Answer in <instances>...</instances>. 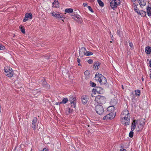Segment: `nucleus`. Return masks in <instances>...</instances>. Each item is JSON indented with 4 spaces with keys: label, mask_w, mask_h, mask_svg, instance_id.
I'll return each mask as SVG.
<instances>
[{
    "label": "nucleus",
    "mask_w": 151,
    "mask_h": 151,
    "mask_svg": "<svg viewBox=\"0 0 151 151\" xmlns=\"http://www.w3.org/2000/svg\"><path fill=\"white\" fill-rule=\"evenodd\" d=\"M130 115L127 109L123 111L121 114V119L122 122H124L126 126L129 125L130 122Z\"/></svg>",
    "instance_id": "nucleus-1"
},
{
    "label": "nucleus",
    "mask_w": 151,
    "mask_h": 151,
    "mask_svg": "<svg viewBox=\"0 0 151 151\" xmlns=\"http://www.w3.org/2000/svg\"><path fill=\"white\" fill-rule=\"evenodd\" d=\"M95 79L96 81L99 82L102 85L105 84L107 82L106 79L101 74L98 73L95 75Z\"/></svg>",
    "instance_id": "nucleus-2"
},
{
    "label": "nucleus",
    "mask_w": 151,
    "mask_h": 151,
    "mask_svg": "<svg viewBox=\"0 0 151 151\" xmlns=\"http://www.w3.org/2000/svg\"><path fill=\"white\" fill-rule=\"evenodd\" d=\"M95 101L99 104H103L106 102V99L104 96L98 95L96 97Z\"/></svg>",
    "instance_id": "nucleus-3"
},
{
    "label": "nucleus",
    "mask_w": 151,
    "mask_h": 151,
    "mask_svg": "<svg viewBox=\"0 0 151 151\" xmlns=\"http://www.w3.org/2000/svg\"><path fill=\"white\" fill-rule=\"evenodd\" d=\"M96 112L98 114L101 115L103 114L104 112V109L101 105H97L95 107Z\"/></svg>",
    "instance_id": "nucleus-4"
},
{
    "label": "nucleus",
    "mask_w": 151,
    "mask_h": 151,
    "mask_svg": "<svg viewBox=\"0 0 151 151\" xmlns=\"http://www.w3.org/2000/svg\"><path fill=\"white\" fill-rule=\"evenodd\" d=\"M5 74L8 77H12L13 76V70L11 68H9L8 69L4 68Z\"/></svg>",
    "instance_id": "nucleus-5"
},
{
    "label": "nucleus",
    "mask_w": 151,
    "mask_h": 151,
    "mask_svg": "<svg viewBox=\"0 0 151 151\" xmlns=\"http://www.w3.org/2000/svg\"><path fill=\"white\" fill-rule=\"evenodd\" d=\"M120 2L119 0H112L110 2V6L112 9H114L120 4Z\"/></svg>",
    "instance_id": "nucleus-6"
},
{
    "label": "nucleus",
    "mask_w": 151,
    "mask_h": 151,
    "mask_svg": "<svg viewBox=\"0 0 151 151\" xmlns=\"http://www.w3.org/2000/svg\"><path fill=\"white\" fill-rule=\"evenodd\" d=\"M115 116V113L113 112H111L103 117V120L107 119H111L114 118Z\"/></svg>",
    "instance_id": "nucleus-7"
},
{
    "label": "nucleus",
    "mask_w": 151,
    "mask_h": 151,
    "mask_svg": "<svg viewBox=\"0 0 151 151\" xmlns=\"http://www.w3.org/2000/svg\"><path fill=\"white\" fill-rule=\"evenodd\" d=\"M69 100L70 101V104L72 107H76V98L75 96L71 95L70 96Z\"/></svg>",
    "instance_id": "nucleus-8"
},
{
    "label": "nucleus",
    "mask_w": 151,
    "mask_h": 151,
    "mask_svg": "<svg viewBox=\"0 0 151 151\" xmlns=\"http://www.w3.org/2000/svg\"><path fill=\"white\" fill-rule=\"evenodd\" d=\"M51 14L52 16H54L57 19H59L62 18L63 21H64L63 19H65V17H64L62 15L59 14L58 12H52L51 13Z\"/></svg>",
    "instance_id": "nucleus-9"
},
{
    "label": "nucleus",
    "mask_w": 151,
    "mask_h": 151,
    "mask_svg": "<svg viewBox=\"0 0 151 151\" xmlns=\"http://www.w3.org/2000/svg\"><path fill=\"white\" fill-rule=\"evenodd\" d=\"M37 121V118L36 117L34 118L32 123V127L33 128L34 130H35L36 129V123Z\"/></svg>",
    "instance_id": "nucleus-10"
},
{
    "label": "nucleus",
    "mask_w": 151,
    "mask_h": 151,
    "mask_svg": "<svg viewBox=\"0 0 151 151\" xmlns=\"http://www.w3.org/2000/svg\"><path fill=\"white\" fill-rule=\"evenodd\" d=\"M138 124V120H134L132 124V126L131 127V129L132 131H133L135 128L136 124Z\"/></svg>",
    "instance_id": "nucleus-11"
},
{
    "label": "nucleus",
    "mask_w": 151,
    "mask_h": 151,
    "mask_svg": "<svg viewBox=\"0 0 151 151\" xmlns=\"http://www.w3.org/2000/svg\"><path fill=\"white\" fill-rule=\"evenodd\" d=\"M138 2L140 6L142 7L146 5L147 1L146 0H139Z\"/></svg>",
    "instance_id": "nucleus-12"
},
{
    "label": "nucleus",
    "mask_w": 151,
    "mask_h": 151,
    "mask_svg": "<svg viewBox=\"0 0 151 151\" xmlns=\"http://www.w3.org/2000/svg\"><path fill=\"white\" fill-rule=\"evenodd\" d=\"M82 103L83 104H86L87 102L88 99L87 96H83L82 98Z\"/></svg>",
    "instance_id": "nucleus-13"
},
{
    "label": "nucleus",
    "mask_w": 151,
    "mask_h": 151,
    "mask_svg": "<svg viewBox=\"0 0 151 151\" xmlns=\"http://www.w3.org/2000/svg\"><path fill=\"white\" fill-rule=\"evenodd\" d=\"M42 81H43V82L42 83V84L43 86L45 87L47 89H49L50 88V86L47 83L45 79L44 78H43L42 79Z\"/></svg>",
    "instance_id": "nucleus-14"
},
{
    "label": "nucleus",
    "mask_w": 151,
    "mask_h": 151,
    "mask_svg": "<svg viewBox=\"0 0 151 151\" xmlns=\"http://www.w3.org/2000/svg\"><path fill=\"white\" fill-rule=\"evenodd\" d=\"M139 122V124L140 125L143 126L144 125L145 122V119L144 118H141L139 120H138Z\"/></svg>",
    "instance_id": "nucleus-15"
},
{
    "label": "nucleus",
    "mask_w": 151,
    "mask_h": 151,
    "mask_svg": "<svg viewBox=\"0 0 151 151\" xmlns=\"http://www.w3.org/2000/svg\"><path fill=\"white\" fill-rule=\"evenodd\" d=\"M145 52L146 53L150 54L151 52V48L149 46L145 48Z\"/></svg>",
    "instance_id": "nucleus-16"
},
{
    "label": "nucleus",
    "mask_w": 151,
    "mask_h": 151,
    "mask_svg": "<svg viewBox=\"0 0 151 151\" xmlns=\"http://www.w3.org/2000/svg\"><path fill=\"white\" fill-rule=\"evenodd\" d=\"M53 6L54 7H58L59 6V2L57 0H55L52 3Z\"/></svg>",
    "instance_id": "nucleus-17"
},
{
    "label": "nucleus",
    "mask_w": 151,
    "mask_h": 151,
    "mask_svg": "<svg viewBox=\"0 0 151 151\" xmlns=\"http://www.w3.org/2000/svg\"><path fill=\"white\" fill-rule=\"evenodd\" d=\"M73 19H74L75 20L77 21L79 23H82V21L81 19L78 16H76L75 18H73Z\"/></svg>",
    "instance_id": "nucleus-18"
},
{
    "label": "nucleus",
    "mask_w": 151,
    "mask_h": 151,
    "mask_svg": "<svg viewBox=\"0 0 151 151\" xmlns=\"http://www.w3.org/2000/svg\"><path fill=\"white\" fill-rule=\"evenodd\" d=\"M147 13L149 16H150L151 15V8L148 6L147 8Z\"/></svg>",
    "instance_id": "nucleus-19"
},
{
    "label": "nucleus",
    "mask_w": 151,
    "mask_h": 151,
    "mask_svg": "<svg viewBox=\"0 0 151 151\" xmlns=\"http://www.w3.org/2000/svg\"><path fill=\"white\" fill-rule=\"evenodd\" d=\"M139 14L142 17H144L146 16V12L143 10L139 11Z\"/></svg>",
    "instance_id": "nucleus-20"
},
{
    "label": "nucleus",
    "mask_w": 151,
    "mask_h": 151,
    "mask_svg": "<svg viewBox=\"0 0 151 151\" xmlns=\"http://www.w3.org/2000/svg\"><path fill=\"white\" fill-rule=\"evenodd\" d=\"M25 16L28 19L29 18L30 19H31L32 18V14L31 13H27L25 14Z\"/></svg>",
    "instance_id": "nucleus-21"
},
{
    "label": "nucleus",
    "mask_w": 151,
    "mask_h": 151,
    "mask_svg": "<svg viewBox=\"0 0 151 151\" xmlns=\"http://www.w3.org/2000/svg\"><path fill=\"white\" fill-rule=\"evenodd\" d=\"M115 109V107L113 106H109L107 108V110L109 111H114Z\"/></svg>",
    "instance_id": "nucleus-22"
},
{
    "label": "nucleus",
    "mask_w": 151,
    "mask_h": 151,
    "mask_svg": "<svg viewBox=\"0 0 151 151\" xmlns=\"http://www.w3.org/2000/svg\"><path fill=\"white\" fill-rule=\"evenodd\" d=\"M84 75L86 76V78L87 79L90 76V73L88 70L84 72Z\"/></svg>",
    "instance_id": "nucleus-23"
},
{
    "label": "nucleus",
    "mask_w": 151,
    "mask_h": 151,
    "mask_svg": "<svg viewBox=\"0 0 151 151\" xmlns=\"http://www.w3.org/2000/svg\"><path fill=\"white\" fill-rule=\"evenodd\" d=\"M68 99L67 98H64L62 101L59 102V104H66L68 101Z\"/></svg>",
    "instance_id": "nucleus-24"
},
{
    "label": "nucleus",
    "mask_w": 151,
    "mask_h": 151,
    "mask_svg": "<svg viewBox=\"0 0 151 151\" xmlns=\"http://www.w3.org/2000/svg\"><path fill=\"white\" fill-rule=\"evenodd\" d=\"M73 9L71 8L66 9L65 10V12L66 13H70L73 12Z\"/></svg>",
    "instance_id": "nucleus-25"
},
{
    "label": "nucleus",
    "mask_w": 151,
    "mask_h": 151,
    "mask_svg": "<svg viewBox=\"0 0 151 151\" xmlns=\"http://www.w3.org/2000/svg\"><path fill=\"white\" fill-rule=\"evenodd\" d=\"M111 104L113 105L116 104L117 103V99L116 98L115 99H112L111 101Z\"/></svg>",
    "instance_id": "nucleus-26"
},
{
    "label": "nucleus",
    "mask_w": 151,
    "mask_h": 151,
    "mask_svg": "<svg viewBox=\"0 0 151 151\" xmlns=\"http://www.w3.org/2000/svg\"><path fill=\"white\" fill-rule=\"evenodd\" d=\"M72 111V110L71 109H70V108H68L66 109V114L67 115H68L69 114L70 112H71Z\"/></svg>",
    "instance_id": "nucleus-27"
},
{
    "label": "nucleus",
    "mask_w": 151,
    "mask_h": 151,
    "mask_svg": "<svg viewBox=\"0 0 151 151\" xmlns=\"http://www.w3.org/2000/svg\"><path fill=\"white\" fill-rule=\"evenodd\" d=\"M99 62H97L95 63L94 65V66L95 69H98L99 68Z\"/></svg>",
    "instance_id": "nucleus-28"
},
{
    "label": "nucleus",
    "mask_w": 151,
    "mask_h": 151,
    "mask_svg": "<svg viewBox=\"0 0 151 151\" xmlns=\"http://www.w3.org/2000/svg\"><path fill=\"white\" fill-rule=\"evenodd\" d=\"M19 28L21 31L24 34H25V29L22 26L20 25L19 26Z\"/></svg>",
    "instance_id": "nucleus-29"
},
{
    "label": "nucleus",
    "mask_w": 151,
    "mask_h": 151,
    "mask_svg": "<svg viewBox=\"0 0 151 151\" xmlns=\"http://www.w3.org/2000/svg\"><path fill=\"white\" fill-rule=\"evenodd\" d=\"M135 95L139 96L140 95V91L139 90H136L135 91Z\"/></svg>",
    "instance_id": "nucleus-30"
},
{
    "label": "nucleus",
    "mask_w": 151,
    "mask_h": 151,
    "mask_svg": "<svg viewBox=\"0 0 151 151\" xmlns=\"http://www.w3.org/2000/svg\"><path fill=\"white\" fill-rule=\"evenodd\" d=\"M93 54V53L91 52L86 51L85 53V55L88 56L92 55Z\"/></svg>",
    "instance_id": "nucleus-31"
},
{
    "label": "nucleus",
    "mask_w": 151,
    "mask_h": 151,
    "mask_svg": "<svg viewBox=\"0 0 151 151\" xmlns=\"http://www.w3.org/2000/svg\"><path fill=\"white\" fill-rule=\"evenodd\" d=\"M98 2L100 6L102 7L104 6V3L101 0H98Z\"/></svg>",
    "instance_id": "nucleus-32"
},
{
    "label": "nucleus",
    "mask_w": 151,
    "mask_h": 151,
    "mask_svg": "<svg viewBox=\"0 0 151 151\" xmlns=\"http://www.w3.org/2000/svg\"><path fill=\"white\" fill-rule=\"evenodd\" d=\"M80 52H83L84 53H85L86 51V49L84 47H82L79 50Z\"/></svg>",
    "instance_id": "nucleus-33"
},
{
    "label": "nucleus",
    "mask_w": 151,
    "mask_h": 151,
    "mask_svg": "<svg viewBox=\"0 0 151 151\" xmlns=\"http://www.w3.org/2000/svg\"><path fill=\"white\" fill-rule=\"evenodd\" d=\"M134 9L136 12L139 14V10L137 9V6L135 5L134 6Z\"/></svg>",
    "instance_id": "nucleus-34"
},
{
    "label": "nucleus",
    "mask_w": 151,
    "mask_h": 151,
    "mask_svg": "<svg viewBox=\"0 0 151 151\" xmlns=\"http://www.w3.org/2000/svg\"><path fill=\"white\" fill-rule=\"evenodd\" d=\"M79 57L80 58H81V57H82L84 56V55H85L84 53L81 52H80V50H79Z\"/></svg>",
    "instance_id": "nucleus-35"
},
{
    "label": "nucleus",
    "mask_w": 151,
    "mask_h": 151,
    "mask_svg": "<svg viewBox=\"0 0 151 151\" xmlns=\"http://www.w3.org/2000/svg\"><path fill=\"white\" fill-rule=\"evenodd\" d=\"M5 49V47L4 46L0 44V50H3Z\"/></svg>",
    "instance_id": "nucleus-36"
},
{
    "label": "nucleus",
    "mask_w": 151,
    "mask_h": 151,
    "mask_svg": "<svg viewBox=\"0 0 151 151\" xmlns=\"http://www.w3.org/2000/svg\"><path fill=\"white\" fill-rule=\"evenodd\" d=\"M134 132L132 131H131L129 133V137H133V136Z\"/></svg>",
    "instance_id": "nucleus-37"
},
{
    "label": "nucleus",
    "mask_w": 151,
    "mask_h": 151,
    "mask_svg": "<svg viewBox=\"0 0 151 151\" xmlns=\"http://www.w3.org/2000/svg\"><path fill=\"white\" fill-rule=\"evenodd\" d=\"M90 85L91 86L94 87L95 86H96V84L93 82H90Z\"/></svg>",
    "instance_id": "nucleus-38"
},
{
    "label": "nucleus",
    "mask_w": 151,
    "mask_h": 151,
    "mask_svg": "<svg viewBox=\"0 0 151 151\" xmlns=\"http://www.w3.org/2000/svg\"><path fill=\"white\" fill-rule=\"evenodd\" d=\"M129 46L130 47L132 48V49L133 48V44L132 42H129Z\"/></svg>",
    "instance_id": "nucleus-39"
},
{
    "label": "nucleus",
    "mask_w": 151,
    "mask_h": 151,
    "mask_svg": "<svg viewBox=\"0 0 151 151\" xmlns=\"http://www.w3.org/2000/svg\"><path fill=\"white\" fill-rule=\"evenodd\" d=\"M88 9L91 12H93V10L91 8V7L90 6H88Z\"/></svg>",
    "instance_id": "nucleus-40"
},
{
    "label": "nucleus",
    "mask_w": 151,
    "mask_h": 151,
    "mask_svg": "<svg viewBox=\"0 0 151 151\" xmlns=\"http://www.w3.org/2000/svg\"><path fill=\"white\" fill-rule=\"evenodd\" d=\"M88 62L89 64H91L93 63V61L92 60L89 59L88 60Z\"/></svg>",
    "instance_id": "nucleus-41"
},
{
    "label": "nucleus",
    "mask_w": 151,
    "mask_h": 151,
    "mask_svg": "<svg viewBox=\"0 0 151 151\" xmlns=\"http://www.w3.org/2000/svg\"><path fill=\"white\" fill-rule=\"evenodd\" d=\"M28 20V19L27 18H26L25 16L24 19L23 20V22H25L26 21H27Z\"/></svg>",
    "instance_id": "nucleus-42"
},
{
    "label": "nucleus",
    "mask_w": 151,
    "mask_h": 151,
    "mask_svg": "<svg viewBox=\"0 0 151 151\" xmlns=\"http://www.w3.org/2000/svg\"><path fill=\"white\" fill-rule=\"evenodd\" d=\"M79 57H78V58H77V62L78 63H80L81 62L80 59L79 58Z\"/></svg>",
    "instance_id": "nucleus-43"
},
{
    "label": "nucleus",
    "mask_w": 151,
    "mask_h": 151,
    "mask_svg": "<svg viewBox=\"0 0 151 151\" xmlns=\"http://www.w3.org/2000/svg\"><path fill=\"white\" fill-rule=\"evenodd\" d=\"M117 34L119 36H120V32L119 30L117 31Z\"/></svg>",
    "instance_id": "nucleus-44"
},
{
    "label": "nucleus",
    "mask_w": 151,
    "mask_h": 151,
    "mask_svg": "<svg viewBox=\"0 0 151 151\" xmlns=\"http://www.w3.org/2000/svg\"><path fill=\"white\" fill-rule=\"evenodd\" d=\"M149 66L151 67V60H150L149 63Z\"/></svg>",
    "instance_id": "nucleus-45"
},
{
    "label": "nucleus",
    "mask_w": 151,
    "mask_h": 151,
    "mask_svg": "<svg viewBox=\"0 0 151 151\" xmlns=\"http://www.w3.org/2000/svg\"><path fill=\"white\" fill-rule=\"evenodd\" d=\"M120 151H126V150L125 149H122L120 150Z\"/></svg>",
    "instance_id": "nucleus-46"
},
{
    "label": "nucleus",
    "mask_w": 151,
    "mask_h": 151,
    "mask_svg": "<svg viewBox=\"0 0 151 151\" xmlns=\"http://www.w3.org/2000/svg\"><path fill=\"white\" fill-rule=\"evenodd\" d=\"M83 5L84 6H87V4L86 3H84L83 4Z\"/></svg>",
    "instance_id": "nucleus-47"
},
{
    "label": "nucleus",
    "mask_w": 151,
    "mask_h": 151,
    "mask_svg": "<svg viewBox=\"0 0 151 151\" xmlns=\"http://www.w3.org/2000/svg\"><path fill=\"white\" fill-rule=\"evenodd\" d=\"M43 151H47V150L45 148L43 149Z\"/></svg>",
    "instance_id": "nucleus-48"
},
{
    "label": "nucleus",
    "mask_w": 151,
    "mask_h": 151,
    "mask_svg": "<svg viewBox=\"0 0 151 151\" xmlns=\"http://www.w3.org/2000/svg\"><path fill=\"white\" fill-rule=\"evenodd\" d=\"M132 1H135L136 0H131Z\"/></svg>",
    "instance_id": "nucleus-49"
},
{
    "label": "nucleus",
    "mask_w": 151,
    "mask_h": 151,
    "mask_svg": "<svg viewBox=\"0 0 151 151\" xmlns=\"http://www.w3.org/2000/svg\"><path fill=\"white\" fill-rule=\"evenodd\" d=\"M111 38H112V40H113V37L112 35Z\"/></svg>",
    "instance_id": "nucleus-50"
},
{
    "label": "nucleus",
    "mask_w": 151,
    "mask_h": 151,
    "mask_svg": "<svg viewBox=\"0 0 151 151\" xmlns=\"http://www.w3.org/2000/svg\"><path fill=\"white\" fill-rule=\"evenodd\" d=\"M150 77L151 78V73L150 74Z\"/></svg>",
    "instance_id": "nucleus-51"
},
{
    "label": "nucleus",
    "mask_w": 151,
    "mask_h": 151,
    "mask_svg": "<svg viewBox=\"0 0 151 151\" xmlns=\"http://www.w3.org/2000/svg\"><path fill=\"white\" fill-rule=\"evenodd\" d=\"M122 88L123 89H124V88L123 85H122Z\"/></svg>",
    "instance_id": "nucleus-52"
},
{
    "label": "nucleus",
    "mask_w": 151,
    "mask_h": 151,
    "mask_svg": "<svg viewBox=\"0 0 151 151\" xmlns=\"http://www.w3.org/2000/svg\"><path fill=\"white\" fill-rule=\"evenodd\" d=\"M57 104V105H59V103H58Z\"/></svg>",
    "instance_id": "nucleus-53"
},
{
    "label": "nucleus",
    "mask_w": 151,
    "mask_h": 151,
    "mask_svg": "<svg viewBox=\"0 0 151 151\" xmlns=\"http://www.w3.org/2000/svg\"><path fill=\"white\" fill-rule=\"evenodd\" d=\"M78 65H79V66L80 65V63H78Z\"/></svg>",
    "instance_id": "nucleus-54"
},
{
    "label": "nucleus",
    "mask_w": 151,
    "mask_h": 151,
    "mask_svg": "<svg viewBox=\"0 0 151 151\" xmlns=\"http://www.w3.org/2000/svg\"><path fill=\"white\" fill-rule=\"evenodd\" d=\"M142 81H143V78H142Z\"/></svg>",
    "instance_id": "nucleus-55"
},
{
    "label": "nucleus",
    "mask_w": 151,
    "mask_h": 151,
    "mask_svg": "<svg viewBox=\"0 0 151 151\" xmlns=\"http://www.w3.org/2000/svg\"><path fill=\"white\" fill-rule=\"evenodd\" d=\"M31 151H32V149L31 150Z\"/></svg>",
    "instance_id": "nucleus-56"
}]
</instances>
